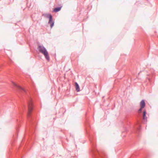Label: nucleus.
<instances>
[{
	"label": "nucleus",
	"instance_id": "1",
	"mask_svg": "<svg viewBox=\"0 0 158 158\" xmlns=\"http://www.w3.org/2000/svg\"><path fill=\"white\" fill-rule=\"evenodd\" d=\"M12 84L16 88L18 94H19L23 97V95L25 96L27 106H26L24 102H23L21 108H19V110L21 114L24 111L26 113L28 121L29 136L31 137V135L34 133L37 124L36 121L32 114L34 107L32 100L24 89L14 82H12Z\"/></svg>",
	"mask_w": 158,
	"mask_h": 158
},
{
	"label": "nucleus",
	"instance_id": "2",
	"mask_svg": "<svg viewBox=\"0 0 158 158\" xmlns=\"http://www.w3.org/2000/svg\"><path fill=\"white\" fill-rule=\"evenodd\" d=\"M89 138L92 148L91 151L93 154V158H106V156L104 152L100 153L96 149L95 140L94 136L89 133Z\"/></svg>",
	"mask_w": 158,
	"mask_h": 158
},
{
	"label": "nucleus",
	"instance_id": "3",
	"mask_svg": "<svg viewBox=\"0 0 158 158\" xmlns=\"http://www.w3.org/2000/svg\"><path fill=\"white\" fill-rule=\"evenodd\" d=\"M38 49L40 52L44 55L45 59L48 61L50 60V57L48 52L46 48L43 45H39Z\"/></svg>",
	"mask_w": 158,
	"mask_h": 158
},
{
	"label": "nucleus",
	"instance_id": "4",
	"mask_svg": "<svg viewBox=\"0 0 158 158\" xmlns=\"http://www.w3.org/2000/svg\"><path fill=\"white\" fill-rule=\"evenodd\" d=\"M42 16L49 19L48 23L50 24V27L52 28L54 25V22L52 21V15L50 14L44 13L43 14Z\"/></svg>",
	"mask_w": 158,
	"mask_h": 158
},
{
	"label": "nucleus",
	"instance_id": "5",
	"mask_svg": "<svg viewBox=\"0 0 158 158\" xmlns=\"http://www.w3.org/2000/svg\"><path fill=\"white\" fill-rule=\"evenodd\" d=\"M75 87L76 88V90L77 92H78L80 91V87L78 84L77 82L75 83Z\"/></svg>",
	"mask_w": 158,
	"mask_h": 158
},
{
	"label": "nucleus",
	"instance_id": "6",
	"mask_svg": "<svg viewBox=\"0 0 158 158\" xmlns=\"http://www.w3.org/2000/svg\"><path fill=\"white\" fill-rule=\"evenodd\" d=\"M140 107H141V108H144L145 106V103L144 100H141L140 102Z\"/></svg>",
	"mask_w": 158,
	"mask_h": 158
},
{
	"label": "nucleus",
	"instance_id": "7",
	"mask_svg": "<svg viewBox=\"0 0 158 158\" xmlns=\"http://www.w3.org/2000/svg\"><path fill=\"white\" fill-rule=\"evenodd\" d=\"M146 112L145 110L143 111V119L145 122L147 121V117L146 116Z\"/></svg>",
	"mask_w": 158,
	"mask_h": 158
},
{
	"label": "nucleus",
	"instance_id": "8",
	"mask_svg": "<svg viewBox=\"0 0 158 158\" xmlns=\"http://www.w3.org/2000/svg\"><path fill=\"white\" fill-rule=\"evenodd\" d=\"M62 7V6L56 7L54 8L53 11L56 12H58L60 10Z\"/></svg>",
	"mask_w": 158,
	"mask_h": 158
},
{
	"label": "nucleus",
	"instance_id": "9",
	"mask_svg": "<svg viewBox=\"0 0 158 158\" xmlns=\"http://www.w3.org/2000/svg\"><path fill=\"white\" fill-rule=\"evenodd\" d=\"M137 123L138 124V126L136 127V132L139 133L140 130V126L139 124L138 121H137Z\"/></svg>",
	"mask_w": 158,
	"mask_h": 158
},
{
	"label": "nucleus",
	"instance_id": "10",
	"mask_svg": "<svg viewBox=\"0 0 158 158\" xmlns=\"http://www.w3.org/2000/svg\"><path fill=\"white\" fill-rule=\"evenodd\" d=\"M143 108H141V107H140V108L139 109V110H138V113L139 114L141 113L142 111V109Z\"/></svg>",
	"mask_w": 158,
	"mask_h": 158
},
{
	"label": "nucleus",
	"instance_id": "11",
	"mask_svg": "<svg viewBox=\"0 0 158 158\" xmlns=\"http://www.w3.org/2000/svg\"><path fill=\"white\" fill-rule=\"evenodd\" d=\"M70 136L73 138H74V135L73 134H70Z\"/></svg>",
	"mask_w": 158,
	"mask_h": 158
},
{
	"label": "nucleus",
	"instance_id": "12",
	"mask_svg": "<svg viewBox=\"0 0 158 158\" xmlns=\"http://www.w3.org/2000/svg\"><path fill=\"white\" fill-rule=\"evenodd\" d=\"M124 132H123V134H122V136H125V135H124L123 134H124Z\"/></svg>",
	"mask_w": 158,
	"mask_h": 158
},
{
	"label": "nucleus",
	"instance_id": "13",
	"mask_svg": "<svg viewBox=\"0 0 158 158\" xmlns=\"http://www.w3.org/2000/svg\"><path fill=\"white\" fill-rule=\"evenodd\" d=\"M87 129V128H86V132L87 133V134H88Z\"/></svg>",
	"mask_w": 158,
	"mask_h": 158
},
{
	"label": "nucleus",
	"instance_id": "14",
	"mask_svg": "<svg viewBox=\"0 0 158 158\" xmlns=\"http://www.w3.org/2000/svg\"><path fill=\"white\" fill-rule=\"evenodd\" d=\"M87 126H89V125L88 124Z\"/></svg>",
	"mask_w": 158,
	"mask_h": 158
},
{
	"label": "nucleus",
	"instance_id": "15",
	"mask_svg": "<svg viewBox=\"0 0 158 158\" xmlns=\"http://www.w3.org/2000/svg\"><path fill=\"white\" fill-rule=\"evenodd\" d=\"M16 130H17V131H18V128H17Z\"/></svg>",
	"mask_w": 158,
	"mask_h": 158
},
{
	"label": "nucleus",
	"instance_id": "16",
	"mask_svg": "<svg viewBox=\"0 0 158 158\" xmlns=\"http://www.w3.org/2000/svg\"><path fill=\"white\" fill-rule=\"evenodd\" d=\"M17 134H16V137L17 136Z\"/></svg>",
	"mask_w": 158,
	"mask_h": 158
},
{
	"label": "nucleus",
	"instance_id": "17",
	"mask_svg": "<svg viewBox=\"0 0 158 158\" xmlns=\"http://www.w3.org/2000/svg\"><path fill=\"white\" fill-rule=\"evenodd\" d=\"M14 138H15V136H14Z\"/></svg>",
	"mask_w": 158,
	"mask_h": 158
},
{
	"label": "nucleus",
	"instance_id": "18",
	"mask_svg": "<svg viewBox=\"0 0 158 158\" xmlns=\"http://www.w3.org/2000/svg\"><path fill=\"white\" fill-rule=\"evenodd\" d=\"M88 124H86V125H88Z\"/></svg>",
	"mask_w": 158,
	"mask_h": 158
},
{
	"label": "nucleus",
	"instance_id": "19",
	"mask_svg": "<svg viewBox=\"0 0 158 158\" xmlns=\"http://www.w3.org/2000/svg\"><path fill=\"white\" fill-rule=\"evenodd\" d=\"M88 124H86V125H88Z\"/></svg>",
	"mask_w": 158,
	"mask_h": 158
}]
</instances>
